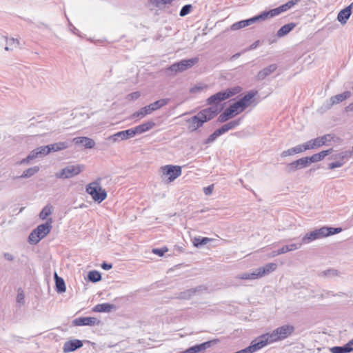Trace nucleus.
I'll return each instance as SVG.
<instances>
[{"instance_id":"f257e3e1","label":"nucleus","mask_w":353,"mask_h":353,"mask_svg":"<svg viewBox=\"0 0 353 353\" xmlns=\"http://www.w3.org/2000/svg\"><path fill=\"white\" fill-rule=\"evenodd\" d=\"M219 111L216 107H210L199 111L196 115L189 119L187 122L189 123V129L191 131H195L203 125L212 119Z\"/></svg>"},{"instance_id":"f03ea898","label":"nucleus","mask_w":353,"mask_h":353,"mask_svg":"<svg viewBox=\"0 0 353 353\" xmlns=\"http://www.w3.org/2000/svg\"><path fill=\"white\" fill-rule=\"evenodd\" d=\"M294 331V327L290 325H284L274 330L272 332H268L260 335V338L265 343V347L269 344L282 341L290 336Z\"/></svg>"},{"instance_id":"7ed1b4c3","label":"nucleus","mask_w":353,"mask_h":353,"mask_svg":"<svg viewBox=\"0 0 353 353\" xmlns=\"http://www.w3.org/2000/svg\"><path fill=\"white\" fill-rule=\"evenodd\" d=\"M86 192L90 194L92 199L99 203L104 201L107 197L106 191L101 186V179H97L86 185Z\"/></svg>"},{"instance_id":"20e7f679","label":"nucleus","mask_w":353,"mask_h":353,"mask_svg":"<svg viewBox=\"0 0 353 353\" xmlns=\"http://www.w3.org/2000/svg\"><path fill=\"white\" fill-rule=\"evenodd\" d=\"M241 90V88L239 86H236L232 88L226 89L223 91L219 92L212 96H210L208 99V104L213 105H218L221 101L228 99L236 94L239 93Z\"/></svg>"},{"instance_id":"39448f33","label":"nucleus","mask_w":353,"mask_h":353,"mask_svg":"<svg viewBox=\"0 0 353 353\" xmlns=\"http://www.w3.org/2000/svg\"><path fill=\"white\" fill-rule=\"evenodd\" d=\"M169 99H161L159 100H157L154 101V103H152L143 108H141L138 111L134 112L131 118L135 119L138 118L139 119H141L143 117H145L146 115L151 114L152 112L162 108L163 106L167 105L169 102Z\"/></svg>"},{"instance_id":"423d86ee","label":"nucleus","mask_w":353,"mask_h":353,"mask_svg":"<svg viewBox=\"0 0 353 353\" xmlns=\"http://www.w3.org/2000/svg\"><path fill=\"white\" fill-rule=\"evenodd\" d=\"M83 169V165H69L57 172L55 176L61 179H70L80 174Z\"/></svg>"},{"instance_id":"0eeeda50","label":"nucleus","mask_w":353,"mask_h":353,"mask_svg":"<svg viewBox=\"0 0 353 353\" xmlns=\"http://www.w3.org/2000/svg\"><path fill=\"white\" fill-rule=\"evenodd\" d=\"M199 62L198 57H193L189 59H183L171 65L167 70L174 73L183 72L192 68Z\"/></svg>"},{"instance_id":"6e6552de","label":"nucleus","mask_w":353,"mask_h":353,"mask_svg":"<svg viewBox=\"0 0 353 353\" xmlns=\"http://www.w3.org/2000/svg\"><path fill=\"white\" fill-rule=\"evenodd\" d=\"M341 231V228L322 227L319 229H316L310 232V233L312 234L314 239L317 240L338 234Z\"/></svg>"},{"instance_id":"1a4fd4ad","label":"nucleus","mask_w":353,"mask_h":353,"mask_svg":"<svg viewBox=\"0 0 353 353\" xmlns=\"http://www.w3.org/2000/svg\"><path fill=\"white\" fill-rule=\"evenodd\" d=\"M162 176L168 178L172 182L181 174V167L179 165H167L161 167Z\"/></svg>"},{"instance_id":"9d476101","label":"nucleus","mask_w":353,"mask_h":353,"mask_svg":"<svg viewBox=\"0 0 353 353\" xmlns=\"http://www.w3.org/2000/svg\"><path fill=\"white\" fill-rule=\"evenodd\" d=\"M50 153L49 146H40L38 147L33 150H32L30 154L27 156L26 158L23 159L20 161V164H27L29 163L32 160L38 158V157H42L48 155Z\"/></svg>"},{"instance_id":"9b49d317","label":"nucleus","mask_w":353,"mask_h":353,"mask_svg":"<svg viewBox=\"0 0 353 353\" xmlns=\"http://www.w3.org/2000/svg\"><path fill=\"white\" fill-rule=\"evenodd\" d=\"M134 132L133 128H130L125 130L118 132L112 135L109 136L107 140L115 143L120 141L127 140L130 138L134 137Z\"/></svg>"},{"instance_id":"f8f14e48","label":"nucleus","mask_w":353,"mask_h":353,"mask_svg":"<svg viewBox=\"0 0 353 353\" xmlns=\"http://www.w3.org/2000/svg\"><path fill=\"white\" fill-rule=\"evenodd\" d=\"M308 157H302L287 165V172H293L296 170L307 167L310 165Z\"/></svg>"},{"instance_id":"ddd939ff","label":"nucleus","mask_w":353,"mask_h":353,"mask_svg":"<svg viewBox=\"0 0 353 353\" xmlns=\"http://www.w3.org/2000/svg\"><path fill=\"white\" fill-rule=\"evenodd\" d=\"M259 21H260V19H259V17L258 14V15L254 16L248 19L242 20V21H240L233 23L231 26V30H237L241 29L243 28L247 27L248 26H250L251 24H252L255 22Z\"/></svg>"},{"instance_id":"4468645a","label":"nucleus","mask_w":353,"mask_h":353,"mask_svg":"<svg viewBox=\"0 0 353 353\" xmlns=\"http://www.w3.org/2000/svg\"><path fill=\"white\" fill-rule=\"evenodd\" d=\"M72 323L77 326H92L98 324L99 321L94 317H79L74 319Z\"/></svg>"},{"instance_id":"2eb2a0df","label":"nucleus","mask_w":353,"mask_h":353,"mask_svg":"<svg viewBox=\"0 0 353 353\" xmlns=\"http://www.w3.org/2000/svg\"><path fill=\"white\" fill-rule=\"evenodd\" d=\"M83 343L79 339H73L66 341L63 346V351L65 353L75 351L76 350L81 347Z\"/></svg>"},{"instance_id":"dca6fc26","label":"nucleus","mask_w":353,"mask_h":353,"mask_svg":"<svg viewBox=\"0 0 353 353\" xmlns=\"http://www.w3.org/2000/svg\"><path fill=\"white\" fill-rule=\"evenodd\" d=\"M52 219H49L45 223L41 224L35 229L37 233L43 239L48 234L52 229Z\"/></svg>"},{"instance_id":"f3484780","label":"nucleus","mask_w":353,"mask_h":353,"mask_svg":"<svg viewBox=\"0 0 353 353\" xmlns=\"http://www.w3.org/2000/svg\"><path fill=\"white\" fill-rule=\"evenodd\" d=\"M210 345L211 341H206L201 344H197L194 346H192L188 348L187 350L181 352L180 353H198L205 350L207 348L210 347Z\"/></svg>"},{"instance_id":"a211bd4d","label":"nucleus","mask_w":353,"mask_h":353,"mask_svg":"<svg viewBox=\"0 0 353 353\" xmlns=\"http://www.w3.org/2000/svg\"><path fill=\"white\" fill-rule=\"evenodd\" d=\"M156 125V123L153 121H148L142 124H140L134 128H133V130L134 132V135L137 134H142L152 129Z\"/></svg>"},{"instance_id":"6ab92c4d","label":"nucleus","mask_w":353,"mask_h":353,"mask_svg":"<svg viewBox=\"0 0 353 353\" xmlns=\"http://www.w3.org/2000/svg\"><path fill=\"white\" fill-rule=\"evenodd\" d=\"M334 139V135L331 134H327L323 136L314 139L313 145H315L316 148H318L322 145H327V143L330 142Z\"/></svg>"},{"instance_id":"aec40b11","label":"nucleus","mask_w":353,"mask_h":353,"mask_svg":"<svg viewBox=\"0 0 353 353\" xmlns=\"http://www.w3.org/2000/svg\"><path fill=\"white\" fill-rule=\"evenodd\" d=\"M352 4L348 6L339 12L337 19L341 24L346 23L350 18L352 13Z\"/></svg>"},{"instance_id":"412c9836","label":"nucleus","mask_w":353,"mask_h":353,"mask_svg":"<svg viewBox=\"0 0 353 353\" xmlns=\"http://www.w3.org/2000/svg\"><path fill=\"white\" fill-rule=\"evenodd\" d=\"M277 68V65L275 63L271 64L268 67L263 68L259 71L257 74L256 78L258 80H263L268 76L273 73Z\"/></svg>"},{"instance_id":"4be33fe9","label":"nucleus","mask_w":353,"mask_h":353,"mask_svg":"<svg viewBox=\"0 0 353 353\" xmlns=\"http://www.w3.org/2000/svg\"><path fill=\"white\" fill-rule=\"evenodd\" d=\"M276 268H277V265L276 263H269L265 264L263 267H260V268H257L260 278L274 272L276 269Z\"/></svg>"},{"instance_id":"5701e85b","label":"nucleus","mask_w":353,"mask_h":353,"mask_svg":"<svg viewBox=\"0 0 353 353\" xmlns=\"http://www.w3.org/2000/svg\"><path fill=\"white\" fill-rule=\"evenodd\" d=\"M282 13L280 6L271 9L268 11H264L259 14L260 21H265L268 18L276 17Z\"/></svg>"},{"instance_id":"b1692460","label":"nucleus","mask_w":353,"mask_h":353,"mask_svg":"<svg viewBox=\"0 0 353 353\" xmlns=\"http://www.w3.org/2000/svg\"><path fill=\"white\" fill-rule=\"evenodd\" d=\"M50 152H59L61 150H65L70 146V142L69 141H60L48 145Z\"/></svg>"},{"instance_id":"393cba45","label":"nucleus","mask_w":353,"mask_h":353,"mask_svg":"<svg viewBox=\"0 0 353 353\" xmlns=\"http://www.w3.org/2000/svg\"><path fill=\"white\" fill-rule=\"evenodd\" d=\"M114 309L116 306L114 304L104 303L96 305L92 310L95 312H110Z\"/></svg>"},{"instance_id":"a878e982","label":"nucleus","mask_w":353,"mask_h":353,"mask_svg":"<svg viewBox=\"0 0 353 353\" xmlns=\"http://www.w3.org/2000/svg\"><path fill=\"white\" fill-rule=\"evenodd\" d=\"M332 152V149H328L326 150H323L319 153L314 154L311 157H308V160L310 163H316L323 160L327 155L331 154Z\"/></svg>"},{"instance_id":"bb28decb","label":"nucleus","mask_w":353,"mask_h":353,"mask_svg":"<svg viewBox=\"0 0 353 353\" xmlns=\"http://www.w3.org/2000/svg\"><path fill=\"white\" fill-rule=\"evenodd\" d=\"M296 27V23L292 22L283 26L276 32V37L281 38L287 35Z\"/></svg>"},{"instance_id":"cd10ccee","label":"nucleus","mask_w":353,"mask_h":353,"mask_svg":"<svg viewBox=\"0 0 353 353\" xmlns=\"http://www.w3.org/2000/svg\"><path fill=\"white\" fill-rule=\"evenodd\" d=\"M350 96L351 92L350 91H345L343 93L333 96L330 98L331 105L339 103L350 97Z\"/></svg>"},{"instance_id":"c85d7f7f","label":"nucleus","mask_w":353,"mask_h":353,"mask_svg":"<svg viewBox=\"0 0 353 353\" xmlns=\"http://www.w3.org/2000/svg\"><path fill=\"white\" fill-rule=\"evenodd\" d=\"M256 92L250 91L239 100L242 105V110H245L252 103V99L256 95Z\"/></svg>"},{"instance_id":"c756f323","label":"nucleus","mask_w":353,"mask_h":353,"mask_svg":"<svg viewBox=\"0 0 353 353\" xmlns=\"http://www.w3.org/2000/svg\"><path fill=\"white\" fill-rule=\"evenodd\" d=\"M201 287H197L195 288H191L181 292L179 294L178 298L181 299H190L194 296L197 292L201 290Z\"/></svg>"},{"instance_id":"7c9ffc66","label":"nucleus","mask_w":353,"mask_h":353,"mask_svg":"<svg viewBox=\"0 0 353 353\" xmlns=\"http://www.w3.org/2000/svg\"><path fill=\"white\" fill-rule=\"evenodd\" d=\"M54 277L55 280V286L57 292L59 293L65 292L66 290V288L64 280L62 278L59 277L57 272H54Z\"/></svg>"},{"instance_id":"2f4dec72","label":"nucleus","mask_w":353,"mask_h":353,"mask_svg":"<svg viewBox=\"0 0 353 353\" xmlns=\"http://www.w3.org/2000/svg\"><path fill=\"white\" fill-rule=\"evenodd\" d=\"M241 120L242 119L241 118H239L237 119L231 121L227 123L226 124L222 125L220 128H221V131L223 132V133L224 134V133L227 132L228 131H229L230 130H232V129L235 128L236 127H237L238 125H239L241 122Z\"/></svg>"},{"instance_id":"473e14b6","label":"nucleus","mask_w":353,"mask_h":353,"mask_svg":"<svg viewBox=\"0 0 353 353\" xmlns=\"http://www.w3.org/2000/svg\"><path fill=\"white\" fill-rule=\"evenodd\" d=\"M301 248V244L298 243H292L290 245H286L276 250V254H282L286 253L288 252L296 250Z\"/></svg>"},{"instance_id":"72a5a7b5","label":"nucleus","mask_w":353,"mask_h":353,"mask_svg":"<svg viewBox=\"0 0 353 353\" xmlns=\"http://www.w3.org/2000/svg\"><path fill=\"white\" fill-rule=\"evenodd\" d=\"M238 278L244 280H254L260 278V276L256 268L252 272H245L240 274Z\"/></svg>"},{"instance_id":"f704fd0d","label":"nucleus","mask_w":353,"mask_h":353,"mask_svg":"<svg viewBox=\"0 0 353 353\" xmlns=\"http://www.w3.org/2000/svg\"><path fill=\"white\" fill-rule=\"evenodd\" d=\"M212 241V239L208 237H195L193 239V245L196 248H200Z\"/></svg>"},{"instance_id":"c9c22d12","label":"nucleus","mask_w":353,"mask_h":353,"mask_svg":"<svg viewBox=\"0 0 353 353\" xmlns=\"http://www.w3.org/2000/svg\"><path fill=\"white\" fill-rule=\"evenodd\" d=\"M39 171V167L37 165L28 168L24 170L22 174L19 176L20 178H30Z\"/></svg>"},{"instance_id":"e433bc0d","label":"nucleus","mask_w":353,"mask_h":353,"mask_svg":"<svg viewBox=\"0 0 353 353\" xmlns=\"http://www.w3.org/2000/svg\"><path fill=\"white\" fill-rule=\"evenodd\" d=\"M88 279L92 283H96L101 280V275L99 272L92 270L88 272Z\"/></svg>"},{"instance_id":"4c0bfd02","label":"nucleus","mask_w":353,"mask_h":353,"mask_svg":"<svg viewBox=\"0 0 353 353\" xmlns=\"http://www.w3.org/2000/svg\"><path fill=\"white\" fill-rule=\"evenodd\" d=\"M223 133L221 131V128L216 130L212 134H210L208 138L205 141V144H210L214 142L217 137L222 135Z\"/></svg>"},{"instance_id":"58836bf2","label":"nucleus","mask_w":353,"mask_h":353,"mask_svg":"<svg viewBox=\"0 0 353 353\" xmlns=\"http://www.w3.org/2000/svg\"><path fill=\"white\" fill-rule=\"evenodd\" d=\"M228 109L233 115L234 113L237 114L244 110H242V105L240 103L239 101L230 105V107L228 108Z\"/></svg>"},{"instance_id":"ea45409f","label":"nucleus","mask_w":353,"mask_h":353,"mask_svg":"<svg viewBox=\"0 0 353 353\" xmlns=\"http://www.w3.org/2000/svg\"><path fill=\"white\" fill-rule=\"evenodd\" d=\"M52 210V206L51 205H46L41 212L39 213V218L42 220H44L51 214Z\"/></svg>"},{"instance_id":"a19ab883","label":"nucleus","mask_w":353,"mask_h":353,"mask_svg":"<svg viewBox=\"0 0 353 353\" xmlns=\"http://www.w3.org/2000/svg\"><path fill=\"white\" fill-rule=\"evenodd\" d=\"M41 239L42 237H41L35 229L30 234L28 237V241L32 244H37Z\"/></svg>"},{"instance_id":"79ce46f5","label":"nucleus","mask_w":353,"mask_h":353,"mask_svg":"<svg viewBox=\"0 0 353 353\" xmlns=\"http://www.w3.org/2000/svg\"><path fill=\"white\" fill-rule=\"evenodd\" d=\"M301 0H290L287 3L280 6V8L282 12H285L292 8L294 6L296 5Z\"/></svg>"},{"instance_id":"37998d69","label":"nucleus","mask_w":353,"mask_h":353,"mask_svg":"<svg viewBox=\"0 0 353 353\" xmlns=\"http://www.w3.org/2000/svg\"><path fill=\"white\" fill-rule=\"evenodd\" d=\"M234 115L230 112V110L227 108L224 110V112L220 114L219 117V121L221 123H223L227 121L229 119L232 118Z\"/></svg>"},{"instance_id":"c03bdc74","label":"nucleus","mask_w":353,"mask_h":353,"mask_svg":"<svg viewBox=\"0 0 353 353\" xmlns=\"http://www.w3.org/2000/svg\"><path fill=\"white\" fill-rule=\"evenodd\" d=\"M352 156V152L344 151L335 155L334 158H338L339 160L345 161L349 159Z\"/></svg>"},{"instance_id":"a18cd8bd","label":"nucleus","mask_w":353,"mask_h":353,"mask_svg":"<svg viewBox=\"0 0 353 353\" xmlns=\"http://www.w3.org/2000/svg\"><path fill=\"white\" fill-rule=\"evenodd\" d=\"M347 350L349 349L345 345L343 346H334L330 349L332 353H349Z\"/></svg>"},{"instance_id":"49530a36","label":"nucleus","mask_w":353,"mask_h":353,"mask_svg":"<svg viewBox=\"0 0 353 353\" xmlns=\"http://www.w3.org/2000/svg\"><path fill=\"white\" fill-rule=\"evenodd\" d=\"M192 9V6L191 4H186L183 6L179 12L180 17H185L188 15L191 12Z\"/></svg>"},{"instance_id":"de8ad7c7","label":"nucleus","mask_w":353,"mask_h":353,"mask_svg":"<svg viewBox=\"0 0 353 353\" xmlns=\"http://www.w3.org/2000/svg\"><path fill=\"white\" fill-rule=\"evenodd\" d=\"M83 139H84L83 146L85 148L91 149L94 148V146L95 145V142L92 139L86 137H83Z\"/></svg>"},{"instance_id":"09e8293b","label":"nucleus","mask_w":353,"mask_h":353,"mask_svg":"<svg viewBox=\"0 0 353 353\" xmlns=\"http://www.w3.org/2000/svg\"><path fill=\"white\" fill-rule=\"evenodd\" d=\"M315 241L310 232L307 233L301 239V241L299 243V244H301V246L303 244H308L312 241Z\"/></svg>"},{"instance_id":"8fccbe9b","label":"nucleus","mask_w":353,"mask_h":353,"mask_svg":"<svg viewBox=\"0 0 353 353\" xmlns=\"http://www.w3.org/2000/svg\"><path fill=\"white\" fill-rule=\"evenodd\" d=\"M345 163V161L343 160H339L337 161L332 162L328 164V168L330 170H333L334 168H340L343 166Z\"/></svg>"},{"instance_id":"3c124183","label":"nucleus","mask_w":353,"mask_h":353,"mask_svg":"<svg viewBox=\"0 0 353 353\" xmlns=\"http://www.w3.org/2000/svg\"><path fill=\"white\" fill-rule=\"evenodd\" d=\"M314 140L311 139L306 143L301 144L303 152L307 150L314 149L316 148L315 145H313Z\"/></svg>"},{"instance_id":"603ef678","label":"nucleus","mask_w":353,"mask_h":353,"mask_svg":"<svg viewBox=\"0 0 353 353\" xmlns=\"http://www.w3.org/2000/svg\"><path fill=\"white\" fill-rule=\"evenodd\" d=\"M320 275L323 276H334L337 275V271L334 269H328L323 271Z\"/></svg>"},{"instance_id":"864d4df0","label":"nucleus","mask_w":353,"mask_h":353,"mask_svg":"<svg viewBox=\"0 0 353 353\" xmlns=\"http://www.w3.org/2000/svg\"><path fill=\"white\" fill-rule=\"evenodd\" d=\"M168 250V248L165 247L161 248H154L152 250V252L159 256H162Z\"/></svg>"},{"instance_id":"5fc2aeb1","label":"nucleus","mask_w":353,"mask_h":353,"mask_svg":"<svg viewBox=\"0 0 353 353\" xmlns=\"http://www.w3.org/2000/svg\"><path fill=\"white\" fill-rule=\"evenodd\" d=\"M148 5L154 8H160V6L163 4L161 0H149Z\"/></svg>"},{"instance_id":"6e6d98bb","label":"nucleus","mask_w":353,"mask_h":353,"mask_svg":"<svg viewBox=\"0 0 353 353\" xmlns=\"http://www.w3.org/2000/svg\"><path fill=\"white\" fill-rule=\"evenodd\" d=\"M141 94L139 92H132L127 96L128 100H137L140 97Z\"/></svg>"},{"instance_id":"4d7b16f0","label":"nucleus","mask_w":353,"mask_h":353,"mask_svg":"<svg viewBox=\"0 0 353 353\" xmlns=\"http://www.w3.org/2000/svg\"><path fill=\"white\" fill-rule=\"evenodd\" d=\"M24 294L23 291H19L17 296V302L20 304L24 303Z\"/></svg>"},{"instance_id":"13d9d810","label":"nucleus","mask_w":353,"mask_h":353,"mask_svg":"<svg viewBox=\"0 0 353 353\" xmlns=\"http://www.w3.org/2000/svg\"><path fill=\"white\" fill-rule=\"evenodd\" d=\"M292 149L294 154H299L303 152L301 144L296 145L295 147L292 148Z\"/></svg>"},{"instance_id":"bf43d9fd","label":"nucleus","mask_w":353,"mask_h":353,"mask_svg":"<svg viewBox=\"0 0 353 353\" xmlns=\"http://www.w3.org/2000/svg\"><path fill=\"white\" fill-rule=\"evenodd\" d=\"M292 155H294L292 148L288 150L283 151L281 154V156L282 157H285L292 156Z\"/></svg>"},{"instance_id":"052dcab7","label":"nucleus","mask_w":353,"mask_h":353,"mask_svg":"<svg viewBox=\"0 0 353 353\" xmlns=\"http://www.w3.org/2000/svg\"><path fill=\"white\" fill-rule=\"evenodd\" d=\"M83 139H83V137H75V138H74V139H72V141H70V143H71L72 142H73V143H74L76 145H80V144L83 145V141H83Z\"/></svg>"},{"instance_id":"680f3d73","label":"nucleus","mask_w":353,"mask_h":353,"mask_svg":"<svg viewBox=\"0 0 353 353\" xmlns=\"http://www.w3.org/2000/svg\"><path fill=\"white\" fill-rule=\"evenodd\" d=\"M214 189V185H210L206 188H204V193L206 194V195H209L212 192V190Z\"/></svg>"},{"instance_id":"e2e57ef3","label":"nucleus","mask_w":353,"mask_h":353,"mask_svg":"<svg viewBox=\"0 0 353 353\" xmlns=\"http://www.w3.org/2000/svg\"><path fill=\"white\" fill-rule=\"evenodd\" d=\"M345 347L349 349L348 352H351L353 351V339L350 340L345 345Z\"/></svg>"},{"instance_id":"0e129e2a","label":"nucleus","mask_w":353,"mask_h":353,"mask_svg":"<svg viewBox=\"0 0 353 353\" xmlns=\"http://www.w3.org/2000/svg\"><path fill=\"white\" fill-rule=\"evenodd\" d=\"M101 268L103 270H110L112 268V263H108L106 262H103L101 264Z\"/></svg>"},{"instance_id":"69168bd1","label":"nucleus","mask_w":353,"mask_h":353,"mask_svg":"<svg viewBox=\"0 0 353 353\" xmlns=\"http://www.w3.org/2000/svg\"><path fill=\"white\" fill-rule=\"evenodd\" d=\"M3 256H4L5 259H6L7 261H12L14 260V256L10 253L5 252V253H3Z\"/></svg>"},{"instance_id":"338daca9","label":"nucleus","mask_w":353,"mask_h":353,"mask_svg":"<svg viewBox=\"0 0 353 353\" xmlns=\"http://www.w3.org/2000/svg\"><path fill=\"white\" fill-rule=\"evenodd\" d=\"M6 42H7V44H9V45H11L14 43H17V45L19 44V41L17 39H14V38H11L10 39H6Z\"/></svg>"},{"instance_id":"774afa93","label":"nucleus","mask_w":353,"mask_h":353,"mask_svg":"<svg viewBox=\"0 0 353 353\" xmlns=\"http://www.w3.org/2000/svg\"><path fill=\"white\" fill-rule=\"evenodd\" d=\"M345 109H346L347 112L353 111V102L352 103L349 104V105H347Z\"/></svg>"}]
</instances>
